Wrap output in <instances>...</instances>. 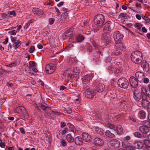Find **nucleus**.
<instances>
[{
  "label": "nucleus",
  "instance_id": "nucleus-1",
  "mask_svg": "<svg viewBox=\"0 0 150 150\" xmlns=\"http://www.w3.org/2000/svg\"><path fill=\"white\" fill-rule=\"evenodd\" d=\"M142 56V53L141 51H135L131 54V60L135 64H140L143 60Z\"/></svg>",
  "mask_w": 150,
  "mask_h": 150
},
{
  "label": "nucleus",
  "instance_id": "nucleus-2",
  "mask_svg": "<svg viewBox=\"0 0 150 150\" xmlns=\"http://www.w3.org/2000/svg\"><path fill=\"white\" fill-rule=\"evenodd\" d=\"M142 105L144 108L147 107L148 108V107L150 104V102L149 101L147 98H150V93H148L146 88L144 87L142 88Z\"/></svg>",
  "mask_w": 150,
  "mask_h": 150
},
{
  "label": "nucleus",
  "instance_id": "nucleus-3",
  "mask_svg": "<svg viewBox=\"0 0 150 150\" xmlns=\"http://www.w3.org/2000/svg\"><path fill=\"white\" fill-rule=\"evenodd\" d=\"M126 48L125 45L123 44L118 42L115 46V50L112 52V54L114 56H117L121 55L123 50Z\"/></svg>",
  "mask_w": 150,
  "mask_h": 150
},
{
  "label": "nucleus",
  "instance_id": "nucleus-4",
  "mask_svg": "<svg viewBox=\"0 0 150 150\" xmlns=\"http://www.w3.org/2000/svg\"><path fill=\"white\" fill-rule=\"evenodd\" d=\"M105 21V19L103 16L101 14H98L95 17L94 22L96 26L101 27L103 25Z\"/></svg>",
  "mask_w": 150,
  "mask_h": 150
},
{
  "label": "nucleus",
  "instance_id": "nucleus-5",
  "mask_svg": "<svg viewBox=\"0 0 150 150\" xmlns=\"http://www.w3.org/2000/svg\"><path fill=\"white\" fill-rule=\"evenodd\" d=\"M118 86L124 89L128 88L129 83L128 80L125 78H121L119 79L117 82Z\"/></svg>",
  "mask_w": 150,
  "mask_h": 150
},
{
  "label": "nucleus",
  "instance_id": "nucleus-6",
  "mask_svg": "<svg viewBox=\"0 0 150 150\" xmlns=\"http://www.w3.org/2000/svg\"><path fill=\"white\" fill-rule=\"evenodd\" d=\"M107 125L108 127L116 131L118 134H121L123 132L122 129L120 125H118L116 126L110 123H108Z\"/></svg>",
  "mask_w": 150,
  "mask_h": 150
},
{
  "label": "nucleus",
  "instance_id": "nucleus-7",
  "mask_svg": "<svg viewBox=\"0 0 150 150\" xmlns=\"http://www.w3.org/2000/svg\"><path fill=\"white\" fill-rule=\"evenodd\" d=\"M93 77V74H87L82 78L83 84L84 85H88Z\"/></svg>",
  "mask_w": 150,
  "mask_h": 150
},
{
  "label": "nucleus",
  "instance_id": "nucleus-8",
  "mask_svg": "<svg viewBox=\"0 0 150 150\" xmlns=\"http://www.w3.org/2000/svg\"><path fill=\"white\" fill-rule=\"evenodd\" d=\"M96 93V92H95L94 90L88 88L85 91L84 93V96L86 98L91 99L95 96Z\"/></svg>",
  "mask_w": 150,
  "mask_h": 150
},
{
  "label": "nucleus",
  "instance_id": "nucleus-9",
  "mask_svg": "<svg viewBox=\"0 0 150 150\" xmlns=\"http://www.w3.org/2000/svg\"><path fill=\"white\" fill-rule=\"evenodd\" d=\"M101 40L103 41L108 43L111 42V36L108 33H103L101 36Z\"/></svg>",
  "mask_w": 150,
  "mask_h": 150
},
{
  "label": "nucleus",
  "instance_id": "nucleus-10",
  "mask_svg": "<svg viewBox=\"0 0 150 150\" xmlns=\"http://www.w3.org/2000/svg\"><path fill=\"white\" fill-rule=\"evenodd\" d=\"M112 26V23L110 21H107L103 25V31L104 33H107L108 31H110L111 30Z\"/></svg>",
  "mask_w": 150,
  "mask_h": 150
},
{
  "label": "nucleus",
  "instance_id": "nucleus-11",
  "mask_svg": "<svg viewBox=\"0 0 150 150\" xmlns=\"http://www.w3.org/2000/svg\"><path fill=\"white\" fill-rule=\"evenodd\" d=\"M11 41L13 43V46H14L16 49L18 48L21 44V42L19 40L17 39L16 37L11 36Z\"/></svg>",
  "mask_w": 150,
  "mask_h": 150
},
{
  "label": "nucleus",
  "instance_id": "nucleus-12",
  "mask_svg": "<svg viewBox=\"0 0 150 150\" xmlns=\"http://www.w3.org/2000/svg\"><path fill=\"white\" fill-rule=\"evenodd\" d=\"M142 93L138 90H136L133 92V97L136 100H139L142 98Z\"/></svg>",
  "mask_w": 150,
  "mask_h": 150
},
{
  "label": "nucleus",
  "instance_id": "nucleus-13",
  "mask_svg": "<svg viewBox=\"0 0 150 150\" xmlns=\"http://www.w3.org/2000/svg\"><path fill=\"white\" fill-rule=\"evenodd\" d=\"M45 70L47 73L51 74L53 73L55 70L54 65L51 64H47L45 67Z\"/></svg>",
  "mask_w": 150,
  "mask_h": 150
},
{
  "label": "nucleus",
  "instance_id": "nucleus-14",
  "mask_svg": "<svg viewBox=\"0 0 150 150\" xmlns=\"http://www.w3.org/2000/svg\"><path fill=\"white\" fill-rule=\"evenodd\" d=\"M93 142V144L97 146H101L104 144V140L98 137L94 139Z\"/></svg>",
  "mask_w": 150,
  "mask_h": 150
},
{
  "label": "nucleus",
  "instance_id": "nucleus-15",
  "mask_svg": "<svg viewBox=\"0 0 150 150\" xmlns=\"http://www.w3.org/2000/svg\"><path fill=\"white\" fill-rule=\"evenodd\" d=\"M113 38L115 42L120 41L123 39V35L120 33L119 31L115 32L113 35Z\"/></svg>",
  "mask_w": 150,
  "mask_h": 150
},
{
  "label": "nucleus",
  "instance_id": "nucleus-16",
  "mask_svg": "<svg viewBox=\"0 0 150 150\" xmlns=\"http://www.w3.org/2000/svg\"><path fill=\"white\" fill-rule=\"evenodd\" d=\"M129 81L130 85L132 87L136 88L138 85V82L137 80L134 77L132 76L129 79Z\"/></svg>",
  "mask_w": 150,
  "mask_h": 150
},
{
  "label": "nucleus",
  "instance_id": "nucleus-17",
  "mask_svg": "<svg viewBox=\"0 0 150 150\" xmlns=\"http://www.w3.org/2000/svg\"><path fill=\"white\" fill-rule=\"evenodd\" d=\"M135 76L137 80L140 82H142L144 79L145 75L144 74L141 72L138 71L135 74Z\"/></svg>",
  "mask_w": 150,
  "mask_h": 150
},
{
  "label": "nucleus",
  "instance_id": "nucleus-18",
  "mask_svg": "<svg viewBox=\"0 0 150 150\" xmlns=\"http://www.w3.org/2000/svg\"><path fill=\"white\" fill-rule=\"evenodd\" d=\"M16 112L18 113H21L23 115H25L27 113V110L23 106H19L17 107L16 110Z\"/></svg>",
  "mask_w": 150,
  "mask_h": 150
},
{
  "label": "nucleus",
  "instance_id": "nucleus-19",
  "mask_svg": "<svg viewBox=\"0 0 150 150\" xmlns=\"http://www.w3.org/2000/svg\"><path fill=\"white\" fill-rule=\"evenodd\" d=\"M82 139L86 142H89L91 140V136L88 133L84 132L81 135Z\"/></svg>",
  "mask_w": 150,
  "mask_h": 150
},
{
  "label": "nucleus",
  "instance_id": "nucleus-20",
  "mask_svg": "<svg viewBox=\"0 0 150 150\" xmlns=\"http://www.w3.org/2000/svg\"><path fill=\"white\" fill-rule=\"evenodd\" d=\"M111 145L115 148H117L120 146V142L116 139H112L110 141Z\"/></svg>",
  "mask_w": 150,
  "mask_h": 150
},
{
  "label": "nucleus",
  "instance_id": "nucleus-21",
  "mask_svg": "<svg viewBox=\"0 0 150 150\" xmlns=\"http://www.w3.org/2000/svg\"><path fill=\"white\" fill-rule=\"evenodd\" d=\"M105 86L103 84L100 83L96 86V92L99 93L102 92L104 91Z\"/></svg>",
  "mask_w": 150,
  "mask_h": 150
},
{
  "label": "nucleus",
  "instance_id": "nucleus-22",
  "mask_svg": "<svg viewBox=\"0 0 150 150\" xmlns=\"http://www.w3.org/2000/svg\"><path fill=\"white\" fill-rule=\"evenodd\" d=\"M75 144L79 146H81L83 144V140L80 137H76L74 139Z\"/></svg>",
  "mask_w": 150,
  "mask_h": 150
},
{
  "label": "nucleus",
  "instance_id": "nucleus-23",
  "mask_svg": "<svg viewBox=\"0 0 150 150\" xmlns=\"http://www.w3.org/2000/svg\"><path fill=\"white\" fill-rule=\"evenodd\" d=\"M141 67H142L144 70L145 71H147L149 69L148 64L145 60H143L141 64Z\"/></svg>",
  "mask_w": 150,
  "mask_h": 150
},
{
  "label": "nucleus",
  "instance_id": "nucleus-24",
  "mask_svg": "<svg viewBox=\"0 0 150 150\" xmlns=\"http://www.w3.org/2000/svg\"><path fill=\"white\" fill-rule=\"evenodd\" d=\"M109 70H110L111 72H114L117 75H118L120 73L122 72V70L121 69H116L113 67H109L108 68Z\"/></svg>",
  "mask_w": 150,
  "mask_h": 150
},
{
  "label": "nucleus",
  "instance_id": "nucleus-25",
  "mask_svg": "<svg viewBox=\"0 0 150 150\" xmlns=\"http://www.w3.org/2000/svg\"><path fill=\"white\" fill-rule=\"evenodd\" d=\"M139 130L142 133L146 134L149 132L150 129L144 126H142L140 127H139Z\"/></svg>",
  "mask_w": 150,
  "mask_h": 150
},
{
  "label": "nucleus",
  "instance_id": "nucleus-26",
  "mask_svg": "<svg viewBox=\"0 0 150 150\" xmlns=\"http://www.w3.org/2000/svg\"><path fill=\"white\" fill-rule=\"evenodd\" d=\"M72 30V28H70L69 30L66 31L62 35V38L63 40L65 39L69 35L71 34V32Z\"/></svg>",
  "mask_w": 150,
  "mask_h": 150
},
{
  "label": "nucleus",
  "instance_id": "nucleus-27",
  "mask_svg": "<svg viewBox=\"0 0 150 150\" xmlns=\"http://www.w3.org/2000/svg\"><path fill=\"white\" fill-rule=\"evenodd\" d=\"M133 145L135 148L139 149H142L143 147V144L142 142H136L133 143Z\"/></svg>",
  "mask_w": 150,
  "mask_h": 150
},
{
  "label": "nucleus",
  "instance_id": "nucleus-28",
  "mask_svg": "<svg viewBox=\"0 0 150 150\" xmlns=\"http://www.w3.org/2000/svg\"><path fill=\"white\" fill-rule=\"evenodd\" d=\"M84 37L81 35H78L75 37V40L77 42H81L84 39Z\"/></svg>",
  "mask_w": 150,
  "mask_h": 150
},
{
  "label": "nucleus",
  "instance_id": "nucleus-29",
  "mask_svg": "<svg viewBox=\"0 0 150 150\" xmlns=\"http://www.w3.org/2000/svg\"><path fill=\"white\" fill-rule=\"evenodd\" d=\"M67 125L69 127V130L70 131L72 132L74 134H75L76 132V130L73 125L70 123H67Z\"/></svg>",
  "mask_w": 150,
  "mask_h": 150
},
{
  "label": "nucleus",
  "instance_id": "nucleus-30",
  "mask_svg": "<svg viewBox=\"0 0 150 150\" xmlns=\"http://www.w3.org/2000/svg\"><path fill=\"white\" fill-rule=\"evenodd\" d=\"M95 130L97 134H99L101 135H104V131L102 129L99 128V127H96L95 128Z\"/></svg>",
  "mask_w": 150,
  "mask_h": 150
},
{
  "label": "nucleus",
  "instance_id": "nucleus-31",
  "mask_svg": "<svg viewBox=\"0 0 150 150\" xmlns=\"http://www.w3.org/2000/svg\"><path fill=\"white\" fill-rule=\"evenodd\" d=\"M122 145V146L125 148H126V149L130 146V144L129 143L127 140H124Z\"/></svg>",
  "mask_w": 150,
  "mask_h": 150
},
{
  "label": "nucleus",
  "instance_id": "nucleus-32",
  "mask_svg": "<svg viewBox=\"0 0 150 150\" xmlns=\"http://www.w3.org/2000/svg\"><path fill=\"white\" fill-rule=\"evenodd\" d=\"M105 135L110 138H113L115 137V135L111 133L109 130H107L105 132Z\"/></svg>",
  "mask_w": 150,
  "mask_h": 150
},
{
  "label": "nucleus",
  "instance_id": "nucleus-33",
  "mask_svg": "<svg viewBox=\"0 0 150 150\" xmlns=\"http://www.w3.org/2000/svg\"><path fill=\"white\" fill-rule=\"evenodd\" d=\"M140 116V118L141 119H144L146 117V113L145 111L143 110H140L139 112Z\"/></svg>",
  "mask_w": 150,
  "mask_h": 150
},
{
  "label": "nucleus",
  "instance_id": "nucleus-34",
  "mask_svg": "<svg viewBox=\"0 0 150 150\" xmlns=\"http://www.w3.org/2000/svg\"><path fill=\"white\" fill-rule=\"evenodd\" d=\"M66 139L67 141L70 143H71L74 141V138L71 136L70 134H68L67 135Z\"/></svg>",
  "mask_w": 150,
  "mask_h": 150
},
{
  "label": "nucleus",
  "instance_id": "nucleus-35",
  "mask_svg": "<svg viewBox=\"0 0 150 150\" xmlns=\"http://www.w3.org/2000/svg\"><path fill=\"white\" fill-rule=\"evenodd\" d=\"M143 126L147 127L148 128H150V121L147 120H145L142 123Z\"/></svg>",
  "mask_w": 150,
  "mask_h": 150
},
{
  "label": "nucleus",
  "instance_id": "nucleus-36",
  "mask_svg": "<svg viewBox=\"0 0 150 150\" xmlns=\"http://www.w3.org/2000/svg\"><path fill=\"white\" fill-rule=\"evenodd\" d=\"M128 119L129 120H131L134 122H136L137 120L135 115H130L128 117Z\"/></svg>",
  "mask_w": 150,
  "mask_h": 150
},
{
  "label": "nucleus",
  "instance_id": "nucleus-37",
  "mask_svg": "<svg viewBox=\"0 0 150 150\" xmlns=\"http://www.w3.org/2000/svg\"><path fill=\"white\" fill-rule=\"evenodd\" d=\"M5 127L3 122H0V130L2 132H4L5 130Z\"/></svg>",
  "mask_w": 150,
  "mask_h": 150
},
{
  "label": "nucleus",
  "instance_id": "nucleus-38",
  "mask_svg": "<svg viewBox=\"0 0 150 150\" xmlns=\"http://www.w3.org/2000/svg\"><path fill=\"white\" fill-rule=\"evenodd\" d=\"M134 26L137 28V29L140 30L142 27L143 25L139 23H136L134 24Z\"/></svg>",
  "mask_w": 150,
  "mask_h": 150
},
{
  "label": "nucleus",
  "instance_id": "nucleus-39",
  "mask_svg": "<svg viewBox=\"0 0 150 150\" xmlns=\"http://www.w3.org/2000/svg\"><path fill=\"white\" fill-rule=\"evenodd\" d=\"M142 18L145 20L147 23H149L150 22V19L145 16L142 15Z\"/></svg>",
  "mask_w": 150,
  "mask_h": 150
},
{
  "label": "nucleus",
  "instance_id": "nucleus-40",
  "mask_svg": "<svg viewBox=\"0 0 150 150\" xmlns=\"http://www.w3.org/2000/svg\"><path fill=\"white\" fill-rule=\"evenodd\" d=\"M7 16L6 14L4 13H0V20H1L6 18Z\"/></svg>",
  "mask_w": 150,
  "mask_h": 150
},
{
  "label": "nucleus",
  "instance_id": "nucleus-41",
  "mask_svg": "<svg viewBox=\"0 0 150 150\" xmlns=\"http://www.w3.org/2000/svg\"><path fill=\"white\" fill-rule=\"evenodd\" d=\"M40 9L37 8H34L33 9V12L34 14L37 15L40 11Z\"/></svg>",
  "mask_w": 150,
  "mask_h": 150
},
{
  "label": "nucleus",
  "instance_id": "nucleus-42",
  "mask_svg": "<svg viewBox=\"0 0 150 150\" xmlns=\"http://www.w3.org/2000/svg\"><path fill=\"white\" fill-rule=\"evenodd\" d=\"M29 65L31 67H35L37 65L36 63L34 61H30L29 62Z\"/></svg>",
  "mask_w": 150,
  "mask_h": 150
},
{
  "label": "nucleus",
  "instance_id": "nucleus-43",
  "mask_svg": "<svg viewBox=\"0 0 150 150\" xmlns=\"http://www.w3.org/2000/svg\"><path fill=\"white\" fill-rule=\"evenodd\" d=\"M37 15L40 18H41L44 16V14L43 11L42 10H40V11H39V12L37 13Z\"/></svg>",
  "mask_w": 150,
  "mask_h": 150
},
{
  "label": "nucleus",
  "instance_id": "nucleus-44",
  "mask_svg": "<svg viewBox=\"0 0 150 150\" xmlns=\"http://www.w3.org/2000/svg\"><path fill=\"white\" fill-rule=\"evenodd\" d=\"M134 136L138 138H141L142 137L141 134L139 132H136L134 133Z\"/></svg>",
  "mask_w": 150,
  "mask_h": 150
},
{
  "label": "nucleus",
  "instance_id": "nucleus-45",
  "mask_svg": "<svg viewBox=\"0 0 150 150\" xmlns=\"http://www.w3.org/2000/svg\"><path fill=\"white\" fill-rule=\"evenodd\" d=\"M150 140H145L144 141V143L145 145L147 146L150 148Z\"/></svg>",
  "mask_w": 150,
  "mask_h": 150
},
{
  "label": "nucleus",
  "instance_id": "nucleus-46",
  "mask_svg": "<svg viewBox=\"0 0 150 150\" xmlns=\"http://www.w3.org/2000/svg\"><path fill=\"white\" fill-rule=\"evenodd\" d=\"M60 143L64 146H65L67 145V143L65 141L62 139L61 140Z\"/></svg>",
  "mask_w": 150,
  "mask_h": 150
},
{
  "label": "nucleus",
  "instance_id": "nucleus-47",
  "mask_svg": "<svg viewBox=\"0 0 150 150\" xmlns=\"http://www.w3.org/2000/svg\"><path fill=\"white\" fill-rule=\"evenodd\" d=\"M35 50V47L33 45H32L31 46L29 52L30 53H33Z\"/></svg>",
  "mask_w": 150,
  "mask_h": 150
},
{
  "label": "nucleus",
  "instance_id": "nucleus-48",
  "mask_svg": "<svg viewBox=\"0 0 150 150\" xmlns=\"http://www.w3.org/2000/svg\"><path fill=\"white\" fill-rule=\"evenodd\" d=\"M126 150H136L134 146H130L128 147L126 149Z\"/></svg>",
  "mask_w": 150,
  "mask_h": 150
},
{
  "label": "nucleus",
  "instance_id": "nucleus-49",
  "mask_svg": "<svg viewBox=\"0 0 150 150\" xmlns=\"http://www.w3.org/2000/svg\"><path fill=\"white\" fill-rule=\"evenodd\" d=\"M30 69L29 67H28V65L26 67H25V71L26 73H30V72H29Z\"/></svg>",
  "mask_w": 150,
  "mask_h": 150
},
{
  "label": "nucleus",
  "instance_id": "nucleus-50",
  "mask_svg": "<svg viewBox=\"0 0 150 150\" xmlns=\"http://www.w3.org/2000/svg\"><path fill=\"white\" fill-rule=\"evenodd\" d=\"M49 21L50 22V25H52L54 21V19L53 18H50L49 20Z\"/></svg>",
  "mask_w": 150,
  "mask_h": 150
},
{
  "label": "nucleus",
  "instance_id": "nucleus-51",
  "mask_svg": "<svg viewBox=\"0 0 150 150\" xmlns=\"http://www.w3.org/2000/svg\"><path fill=\"white\" fill-rule=\"evenodd\" d=\"M145 83H149V79L147 78H144L143 79V81Z\"/></svg>",
  "mask_w": 150,
  "mask_h": 150
},
{
  "label": "nucleus",
  "instance_id": "nucleus-52",
  "mask_svg": "<svg viewBox=\"0 0 150 150\" xmlns=\"http://www.w3.org/2000/svg\"><path fill=\"white\" fill-rule=\"evenodd\" d=\"M143 15V14H141L140 15L138 14H137L136 15V18L139 20H140L141 19V18H142V16Z\"/></svg>",
  "mask_w": 150,
  "mask_h": 150
},
{
  "label": "nucleus",
  "instance_id": "nucleus-53",
  "mask_svg": "<svg viewBox=\"0 0 150 150\" xmlns=\"http://www.w3.org/2000/svg\"><path fill=\"white\" fill-rule=\"evenodd\" d=\"M20 130V131L21 133L23 134H24L25 132V131L23 127H21L19 128Z\"/></svg>",
  "mask_w": 150,
  "mask_h": 150
},
{
  "label": "nucleus",
  "instance_id": "nucleus-54",
  "mask_svg": "<svg viewBox=\"0 0 150 150\" xmlns=\"http://www.w3.org/2000/svg\"><path fill=\"white\" fill-rule=\"evenodd\" d=\"M40 108L44 110H46L47 108H49V107L46 106L44 105H40Z\"/></svg>",
  "mask_w": 150,
  "mask_h": 150
},
{
  "label": "nucleus",
  "instance_id": "nucleus-55",
  "mask_svg": "<svg viewBox=\"0 0 150 150\" xmlns=\"http://www.w3.org/2000/svg\"><path fill=\"white\" fill-rule=\"evenodd\" d=\"M127 13H121L119 15V17H125L126 16Z\"/></svg>",
  "mask_w": 150,
  "mask_h": 150
},
{
  "label": "nucleus",
  "instance_id": "nucleus-56",
  "mask_svg": "<svg viewBox=\"0 0 150 150\" xmlns=\"http://www.w3.org/2000/svg\"><path fill=\"white\" fill-rule=\"evenodd\" d=\"M8 13L9 14L13 15L14 16H16V13L14 11H9L8 12Z\"/></svg>",
  "mask_w": 150,
  "mask_h": 150
},
{
  "label": "nucleus",
  "instance_id": "nucleus-57",
  "mask_svg": "<svg viewBox=\"0 0 150 150\" xmlns=\"http://www.w3.org/2000/svg\"><path fill=\"white\" fill-rule=\"evenodd\" d=\"M66 111L68 114H70L72 112V110L70 108H67L66 110Z\"/></svg>",
  "mask_w": 150,
  "mask_h": 150
},
{
  "label": "nucleus",
  "instance_id": "nucleus-58",
  "mask_svg": "<svg viewBox=\"0 0 150 150\" xmlns=\"http://www.w3.org/2000/svg\"><path fill=\"white\" fill-rule=\"evenodd\" d=\"M111 57H109L107 58V59L105 60L106 62H110L111 60Z\"/></svg>",
  "mask_w": 150,
  "mask_h": 150
},
{
  "label": "nucleus",
  "instance_id": "nucleus-59",
  "mask_svg": "<svg viewBox=\"0 0 150 150\" xmlns=\"http://www.w3.org/2000/svg\"><path fill=\"white\" fill-rule=\"evenodd\" d=\"M16 30H13L10 31V32H9V33H11L12 35H15L16 34Z\"/></svg>",
  "mask_w": 150,
  "mask_h": 150
},
{
  "label": "nucleus",
  "instance_id": "nucleus-60",
  "mask_svg": "<svg viewBox=\"0 0 150 150\" xmlns=\"http://www.w3.org/2000/svg\"><path fill=\"white\" fill-rule=\"evenodd\" d=\"M66 126V123L63 122H61V127L62 128Z\"/></svg>",
  "mask_w": 150,
  "mask_h": 150
},
{
  "label": "nucleus",
  "instance_id": "nucleus-61",
  "mask_svg": "<svg viewBox=\"0 0 150 150\" xmlns=\"http://www.w3.org/2000/svg\"><path fill=\"white\" fill-rule=\"evenodd\" d=\"M136 6L137 7H139L140 8H142L141 4L139 3L138 2H137L136 3Z\"/></svg>",
  "mask_w": 150,
  "mask_h": 150
},
{
  "label": "nucleus",
  "instance_id": "nucleus-62",
  "mask_svg": "<svg viewBox=\"0 0 150 150\" xmlns=\"http://www.w3.org/2000/svg\"><path fill=\"white\" fill-rule=\"evenodd\" d=\"M64 3V2L63 1L60 2L57 4V6L58 7H60L63 5Z\"/></svg>",
  "mask_w": 150,
  "mask_h": 150
},
{
  "label": "nucleus",
  "instance_id": "nucleus-63",
  "mask_svg": "<svg viewBox=\"0 0 150 150\" xmlns=\"http://www.w3.org/2000/svg\"><path fill=\"white\" fill-rule=\"evenodd\" d=\"M6 146V144L4 142H1V143H0V146L2 148H4Z\"/></svg>",
  "mask_w": 150,
  "mask_h": 150
},
{
  "label": "nucleus",
  "instance_id": "nucleus-64",
  "mask_svg": "<svg viewBox=\"0 0 150 150\" xmlns=\"http://www.w3.org/2000/svg\"><path fill=\"white\" fill-rule=\"evenodd\" d=\"M75 148L73 146H70L68 147V150H75Z\"/></svg>",
  "mask_w": 150,
  "mask_h": 150
}]
</instances>
